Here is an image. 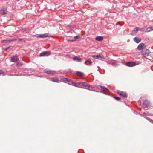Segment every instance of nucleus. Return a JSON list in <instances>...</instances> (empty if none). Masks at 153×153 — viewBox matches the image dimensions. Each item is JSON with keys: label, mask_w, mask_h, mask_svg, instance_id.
<instances>
[{"label": "nucleus", "mask_w": 153, "mask_h": 153, "mask_svg": "<svg viewBox=\"0 0 153 153\" xmlns=\"http://www.w3.org/2000/svg\"><path fill=\"white\" fill-rule=\"evenodd\" d=\"M51 52L50 51H44L41 53L39 54L40 56H47L50 55Z\"/></svg>", "instance_id": "obj_1"}, {"label": "nucleus", "mask_w": 153, "mask_h": 153, "mask_svg": "<svg viewBox=\"0 0 153 153\" xmlns=\"http://www.w3.org/2000/svg\"><path fill=\"white\" fill-rule=\"evenodd\" d=\"M148 49H146L145 50H142L141 51V54L143 55H145L146 56H148L150 53Z\"/></svg>", "instance_id": "obj_2"}, {"label": "nucleus", "mask_w": 153, "mask_h": 153, "mask_svg": "<svg viewBox=\"0 0 153 153\" xmlns=\"http://www.w3.org/2000/svg\"><path fill=\"white\" fill-rule=\"evenodd\" d=\"M78 85H79V87L82 86H84L85 87H87L89 88L90 87V85H88L86 83L84 82H78Z\"/></svg>", "instance_id": "obj_3"}, {"label": "nucleus", "mask_w": 153, "mask_h": 153, "mask_svg": "<svg viewBox=\"0 0 153 153\" xmlns=\"http://www.w3.org/2000/svg\"><path fill=\"white\" fill-rule=\"evenodd\" d=\"M117 93L120 96H122L124 98H127V96L126 93L124 92L121 91H117Z\"/></svg>", "instance_id": "obj_4"}, {"label": "nucleus", "mask_w": 153, "mask_h": 153, "mask_svg": "<svg viewBox=\"0 0 153 153\" xmlns=\"http://www.w3.org/2000/svg\"><path fill=\"white\" fill-rule=\"evenodd\" d=\"M136 64L134 62H128L126 63V65L129 67H133L135 66Z\"/></svg>", "instance_id": "obj_5"}, {"label": "nucleus", "mask_w": 153, "mask_h": 153, "mask_svg": "<svg viewBox=\"0 0 153 153\" xmlns=\"http://www.w3.org/2000/svg\"><path fill=\"white\" fill-rule=\"evenodd\" d=\"M19 59L16 56H14L11 57V61L12 62H16L19 60Z\"/></svg>", "instance_id": "obj_6"}, {"label": "nucleus", "mask_w": 153, "mask_h": 153, "mask_svg": "<svg viewBox=\"0 0 153 153\" xmlns=\"http://www.w3.org/2000/svg\"><path fill=\"white\" fill-rule=\"evenodd\" d=\"M144 46V44L143 43H140V44L137 48V49L139 50H140L143 48V47Z\"/></svg>", "instance_id": "obj_7"}, {"label": "nucleus", "mask_w": 153, "mask_h": 153, "mask_svg": "<svg viewBox=\"0 0 153 153\" xmlns=\"http://www.w3.org/2000/svg\"><path fill=\"white\" fill-rule=\"evenodd\" d=\"M50 80L53 82H56L59 83L61 82V81L56 78H51L50 79Z\"/></svg>", "instance_id": "obj_8"}, {"label": "nucleus", "mask_w": 153, "mask_h": 153, "mask_svg": "<svg viewBox=\"0 0 153 153\" xmlns=\"http://www.w3.org/2000/svg\"><path fill=\"white\" fill-rule=\"evenodd\" d=\"M139 28L138 27H135L133 30L131 34L134 35L139 30Z\"/></svg>", "instance_id": "obj_9"}, {"label": "nucleus", "mask_w": 153, "mask_h": 153, "mask_svg": "<svg viewBox=\"0 0 153 153\" xmlns=\"http://www.w3.org/2000/svg\"><path fill=\"white\" fill-rule=\"evenodd\" d=\"M73 59L74 60L76 61L77 62H80L81 60V59L80 58L75 56L73 58Z\"/></svg>", "instance_id": "obj_10"}, {"label": "nucleus", "mask_w": 153, "mask_h": 153, "mask_svg": "<svg viewBox=\"0 0 153 153\" xmlns=\"http://www.w3.org/2000/svg\"><path fill=\"white\" fill-rule=\"evenodd\" d=\"M48 36V34L47 33H44L42 34H40L39 35V37L40 38H44L47 37Z\"/></svg>", "instance_id": "obj_11"}, {"label": "nucleus", "mask_w": 153, "mask_h": 153, "mask_svg": "<svg viewBox=\"0 0 153 153\" xmlns=\"http://www.w3.org/2000/svg\"><path fill=\"white\" fill-rule=\"evenodd\" d=\"M16 39H10V40H5L2 41V43H4V42H11L12 41H14L16 40Z\"/></svg>", "instance_id": "obj_12"}, {"label": "nucleus", "mask_w": 153, "mask_h": 153, "mask_svg": "<svg viewBox=\"0 0 153 153\" xmlns=\"http://www.w3.org/2000/svg\"><path fill=\"white\" fill-rule=\"evenodd\" d=\"M134 41L137 43H139L141 41L140 38L137 37H135L134 39Z\"/></svg>", "instance_id": "obj_13"}, {"label": "nucleus", "mask_w": 153, "mask_h": 153, "mask_svg": "<svg viewBox=\"0 0 153 153\" xmlns=\"http://www.w3.org/2000/svg\"><path fill=\"white\" fill-rule=\"evenodd\" d=\"M95 39L98 41L101 42L103 39V38L102 36H97L95 38Z\"/></svg>", "instance_id": "obj_14"}, {"label": "nucleus", "mask_w": 153, "mask_h": 153, "mask_svg": "<svg viewBox=\"0 0 153 153\" xmlns=\"http://www.w3.org/2000/svg\"><path fill=\"white\" fill-rule=\"evenodd\" d=\"M143 104L145 107H147L149 105L150 103L148 101L145 100L143 102Z\"/></svg>", "instance_id": "obj_15"}, {"label": "nucleus", "mask_w": 153, "mask_h": 153, "mask_svg": "<svg viewBox=\"0 0 153 153\" xmlns=\"http://www.w3.org/2000/svg\"><path fill=\"white\" fill-rule=\"evenodd\" d=\"M46 73L48 74H53L56 73V72L54 71H47L46 72Z\"/></svg>", "instance_id": "obj_16"}, {"label": "nucleus", "mask_w": 153, "mask_h": 153, "mask_svg": "<svg viewBox=\"0 0 153 153\" xmlns=\"http://www.w3.org/2000/svg\"><path fill=\"white\" fill-rule=\"evenodd\" d=\"M72 83V85L75 86L76 87H79V86H78V82H75L71 80V81Z\"/></svg>", "instance_id": "obj_17"}, {"label": "nucleus", "mask_w": 153, "mask_h": 153, "mask_svg": "<svg viewBox=\"0 0 153 153\" xmlns=\"http://www.w3.org/2000/svg\"><path fill=\"white\" fill-rule=\"evenodd\" d=\"M153 30V27L147 28L145 30L146 32H149Z\"/></svg>", "instance_id": "obj_18"}, {"label": "nucleus", "mask_w": 153, "mask_h": 153, "mask_svg": "<svg viewBox=\"0 0 153 153\" xmlns=\"http://www.w3.org/2000/svg\"><path fill=\"white\" fill-rule=\"evenodd\" d=\"M76 74L80 76H82L83 75V74L82 72L80 71H77Z\"/></svg>", "instance_id": "obj_19"}, {"label": "nucleus", "mask_w": 153, "mask_h": 153, "mask_svg": "<svg viewBox=\"0 0 153 153\" xmlns=\"http://www.w3.org/2000/svg\"><path fill=\"white\" fill-rule=\"evenodd\" d=\"M6 13V11L4 10H0V14L1 15H4Z\"/></svg>", "instance_id": "obj_20"}, {"label": "nucleus", "mask_w": 153, "mask_h": 153, "mask_svg": "<svg viewBox=\"0 0 153 153\" xmlns=\"http://www.w3.org/2000/svg\"><path fill=\"white\" fill-rule=\"evenodd\" d=\"M61 79L64 82H65L66 81L70 82V81H71V80H69L67 78H61Z\"/></svg>", "instance_id": "obj_21"}, {"label": "nucleus", "mask_w": 153, "mask_h": 153, "mask_svg": "<svg viewBox=\"0 0 153 153\" xmlns=\"http://www.w3.org/2000/svg\"><path fill=\"white\" fill-rule=\"evenodd\" d=\"M100 87L101 89V90L103 91H108V89L102 86H100Z\"/></svg>", "instance_id": "obj_22"}, {"label": "nucleus", "mask_w": 153, "mask_h": 153, "mask_svg": "<svg viewBox=\"0 0 153 153\" xmlns=\"http://www.w3.org/2000/svg\"><path fill=\"white\" fill-rule=\"evenodd\" d=\"M99 57L98 58V59L101 60H104L105 59L104 57L103 56H101L99 55Z\"/></svg>", "instance_id": "obj_23"}, {"label": "nucleus", "mask_w": 153, "mask_h": 153, "mask_svg": "<svg viewBox=\"0 0 153 153\" xmlns=\"http://www.w3.org/2000/svg\"><path fill=\"white\" fill-rule=\"evenodd\" d=\"M92 56L93 57H94V58L95 59H98L99 58V55H92Z\"/></svg>", "instance_id": "obj_24"}, {"label": "nucleus", "mask_w": 153, "mask_h": 153, "mask_svg": "<svg viewBox=\"0 0 153 153\" xmlns=\"http://www.w3.org/2000/svg\"><path fill=\"white\" fill-rule=\"evenodd\" d=\"M86 61H87L88 62H89L90 63V64L91 65L93 63L92 62L90 59H87Z\"/></svg>", "instance_id": "obj_25"}, {"label": "nucleus", "mask_w": 153, "mask_h": 153, "mask_svg": "<svg viewBox=\"0 0 153 153\" xmlns=\"http://www.w3.org/2000/svg\"><path fill=\"white\" fill-rule=\"evenodd\" d=\"M22 63L20 62H18L17 64V65L18 66H22Z\"/></svg>", "instance_id": "obj_26"}, {"label": "nucleus", "mask_w": 153, "mask_h": 153, "mask_svg": "<svg viewBox=\"0 0 153 153\" xmlns=\"http://www.w3.org/2000/svg\"><path fill=\"white\" fill-rule=\"evenodd\" d=\"M114 98L117 100H120V98L117 97H114Z\"/></svg>", "instance_id": "obj_27"}, {"label": "nucleus", "mask_w": 153, "mask_h": 153, "mask_svg": "<svg viewBox=\"0 0 153 153\" xmlns=\"http://www.w3.org/2000/svg\"><path fill=\"white\" fill-rule=\"evenodd\" d=\"M80 38V37L78 36H74V38L75 39H79Z\"/></svg>", "instance_id": "obj_28"}, {"label": "nucleus", "mask_w": 153, "mask_h": 153, "mask_svg": "<svg viewBox=\"0 0 153 153\" xmlns=\"http://www.w3.org/2000/svg\"><path fill=\"white\" fill-rule=\"evenodd\" d=\"M76 26L75 25H71L70 26L71 28H74L76 27Z\"/></svg>", "instance_id": "obj_29"}, {"label": "nucleus", "mask_w": 153, "mask_h": 153, "mask_svg": "<svg viewBox=\"0 0 153 153\" xmlns=\"http://www.w3.org/2000/svg\"><path fill=\"white\" fill-rule=\"evenodd\" d=\"M10 48V47H8L7 48H5L4 49V50L5 51H6L7 50V49H9Z\"/></svg>", "instance_id": "obj_30"}, {"label": "nucleus", "mask_w": 153, "mask_h": 153, "mask_svg": "<svg viewBox=\"0 0 153 153\" xmlns=\"http://www.w3.org/2000/svg\"><path fill=\"white\" fill-rule=\"evenodd\" d=\"M75 40H68V41L69 42H74V41Z\"/></svg>", "instance_id": "obj_31"}, {"label": "nucleus", "mask_w": 153, "mask_h": 153, "mask_svg": "<svg viewBox=\"0 0 153 153\" xmlns=\"http://www.w3.org/2000/svg\"><path fill=\"white\" fill-rule=\"evenodd\" d=\"M2 73V71L1 70H0V74Z\"/></svg>", "instance_id": "obj_32"}, {"label": "nucleus", "mask_w": 153, "mask_h": 153, "mask_svg": "<svg viewBox=\"0 0 153 153\" xmlns=\"http://www.w3.org/2000/svg\"><path fill=\"white\" fill-rule=\"evenodd\" d=\"M87 62V61H86H86L85 62V64L86 65H87L86 63Z\"/></svg>", "instance_id": "obj_33"}, {"label": "nucleus", "mask_w": 153, "mask_h": 153, "mask_svg": "<svg viewBox=\"0 0 153 153\" xmlns=\"http://www.w3.org/2000/svg\"><path fill=\"white\" fill-rule=\"evenodd\" d=\"M144 114H146V113L144 112Z\"/></svg>", "instance_id": "obj_34"}, {"label": "nucleus", "mask_w": 153, "mask_h": 153, "mask_svg": "<svg viewBox=\"0 0 153 153\" xmlns=\"http://www.w3.org/2000/svg\"><path fill=\"white\" fill-rule=\"evenodd\" d=\"M88 90H90L89 89H87Z\"/></svg>", "instance_id": "obj_35"}]
</instances>
